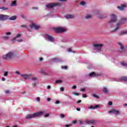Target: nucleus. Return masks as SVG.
Listing matches in <instances>:
<instances>
[{
    "label": "nucleus",
    "instance_id": "nucleus-31",
    "mask_svg": "<svg viewBox=\"0 0 127 127\" xmlns=\"http://www.w3.org/2000/svg\"><path fill=\"white\" fill-rule=\"evenodd\" d=\"M122 80L123 81H126L127 82V77H122Z\"/></svg>",
    "mask_w": 127,
    "mask_h": 127
},
{
    "label": "nucleus",
    "instance_id": "nucleus-47",
    "mask_svg": "<svg viewBox=\"0 0 127 127\" xmlns=\"http://www.w3.org/2000/svg\"><path fill=\"white\" fill-rule=\"evenodd\" d=\"M5 94H9V91H8V90H6V91H5Z\"/></svg>",
    "mask_w": 127,
    "mask_h": 127
},
{
    "label": "nucleus",
    "instance_id": "nucleus-49",
    "mask_svg": "<svg viewBox=\"0 0 127 127\" xmlns=\"http://www.w3.org/2000/svg\"><path fill=\"white\" fill-rule=\"evenodd\" d=\"M76 88H77V86L76 85H74L72 87V89H76Z\"/></svg>",
    "mask_w": 127,
    "mask_h": 127
},
{
    "label": "nucleus",
    "instance_id": "nucleus-11",
    "mask_svg": "<svg viewBox=\"0 0 127 127\" xmlns=\"http://www.w3.org/2000/svg\"><path fill=\"white\" fill-rule=\"evenodd\" d=\"M109 113L111 114H115V115H120V114H121V112H120V111L115 109H113L112 110L109 111Z\"/></svg>",
    "mask_w": 127,
    "mask_h": 127
},
{
    "label": "nucleus",
    "instance_id": "nucleus-63",
    "mask_svg": "<svg viewBox=\"0 0 127 127\" xmlns=\"http://www.w3.org/2000/svg\"><path fill=\"white\" fill-rule=\"evenodd\" d=\"M65 127H70V125H65Z\"/></svg>",
    "mask_w": 127,
    "mask_h": 127
},
{
    "label": "nucleus",
    "instance_id": "nucleus-64",
    "mask_svg": "<svg viewBox=\"0 0 127 127\" xmlns=\"http://www.w3.org/2000/svg\"><path fill=\"white\" fill-rule=\"evenodd\" d=\"M2 1L3 2H5L6 0H2Z\"/></svg>",
    "mask_w": 127,
    "mask_h": 127
},
{
    "label": "nucleus",
    "instance_id": "nucleus-20",
    "mask_svg": "<svg viewBox=\"0 0 127 127\" xmlns=\"http://www.w3.org/2000/svg\"><path fill=\"white\" fill-rule=\"evenodd\" d=\"M2 39H4V40H8L9 39V36H4L2 37Z\"/></svg>",
    "mask_w": 127,
    "mask_h": 127
},
{
    "label": "nucleus",
    "instance_id": "nucleus-8",
    "mask_svg": "<svg viewBox=\"0 0 127 127\" xmlns=\"http://www.w3.org/2000/svg\"><path fill=\"white\" fill-rule=\"evenodd\" d=\"M9 18V16L7 15L0 14V21H4Z\"/></svg>",
    "mask_w": 127,
    "mask_h": 127
},
{
    "label": "nucleus",
    "instance_id": "nucleus-1",
    "mask_svg": "<svg viewBox=\"0 0 127 127\" xmlns=\"http://www.w3.org/2000/svg\"><path fill=\"white\" fill-rule=\"evenodd\" d=\"M43 114H45V111H40L39 112H37L31 115H28L26 117V119L27 120H30V119H34V118L42 116Z\"/></svg>",
    "mask_w": 127,
    "mask_h": 127
},
{
    "label": "nucleus",
    "instance_id": "nucleus-41",
    "mask_svg": "<svg viewBox=\"0 0 127 127\" xmlns=\"http://www.w3.org/2000/svg\"><path fill=\"white\" fill-rule=\"evenodd\" d=\"M60 90L61 92H63L64 91V87H61Z\"/></svg>",
    "mask_w": 127,
    "mask_h": 127
},
{
    "label": "nucleus",
    "instance_id": "nucleus-27",
    "mask_svg": "<svg viewBox=\"0 0 127 127\" xmlns=\"http://www.w3.org/2000/svg\"><path fill=\"white\" fill-rule=\"evenodd\" d=\"M121 65H122V66H125V67H127V64L126 63L122 62L121 63Z\"/></svg>",
    "mask_w": 127,
    "mask_h": 127
},
{
    "label": "nucleus",
    "instance_id": "nucleus-50",
    "mask_svg": "<svg viewBox=\"0 0 127 127\" xmlns=\"http://www.w3.org/2000/svg\"><path fill=\"white\" fill-rule=\"evenodd\" d=\"M37 101H38V102H39V101H40V98L39 97H38L36 98Z\"/></svg>",
    "mask_w": 127,
    "mask_h": 127
},
{
    "label": "nucleus",
    "instance_id": "nucleus-23",
    "mask_svg": "<svg viewBox=\"0 0 127 127\" xmlns=\"http://www.w3.org/2000/svg\"><path fill=\"white\" fill-rule=\"evenodd\" d=\"M30 79H31L32 81H34V82H36V81H37V78L35 77H32V75L31 76Z\"/></svg>",
    "mask_w": 127,
    "mask_h": 127
},
{
    "label": "nucleus",
    "instance_id": "nucleus-24",
    "mask_svg": "<svg viewBox=\"0 0 127 127\" xmlns=\"http://www.w3.org/2000/svg\"><path fill=\"white\" fill-rule=\"evenodd\" d=\"M8 19H10V20H15V19H16V16H11L10 18H9Z\"/></svg>",
    "mask_w": 127,
    "mask_h": 127
},
{
    "label": "nucleus",
    "instance_id": "nucleus-38",
    "mask_svg": "<svg viewBox=\"0 0 127 127\" xmlns=\"http://www.w3.org/2000/svg\"><path fill=\"white\" fill-rule=\"evenodd\" d=\"M6 35H10V34H11V33L9 32H7L5 33Z\"/></svg>",
    "mask_w": 127,
    "mask_h": 127
},
{
    "label": "nucleus",
    "instance_id": "nucleus-59",
    "mask_svg": "<svg viewBox=\"0 0 127 127\" xmlns=\"http://www.w3.org/2000/svg\"><path fill=\"white\" fill-rule=\"evenodd\" d=\"M59 1H66L67 0H59Z\"/></svg>",
    "mask_w": 127,
    "mask_h": 127
},
{
    "label": "nucleus",
    "instance_id": "nucleus-6",
    "mask_svg": "<svg viewBox=\"0 0 127 127\" xmlns=\"http://www.w3.org/2000/svg\"><path fill=\"white\" fill-rule=\"evenodd\" d=\"M57 5L58 6H60L61 5V3H49L46 5V6L47 8H52L53 6H56Z\"/></svg>",
    "mask_w": 127,
    "mask_h": 127
},
{
    "label": "nucleus",
    "instance_id": "nucleus-42",
    "mask_svg": "<svg viewBox=\"0 0 127 127\" xmlns=\"http://www.w3.org/2000/svg\"><path fill=\"white\" fill-rule=\"evenodd\" d=\"M61 118H65V115H64V114H61Z\"/></svg>",
    "mask_w": 127,
    "mask_h": 127
},
{
    "label": "nucleus",
    "instance_id": "nucleus-17",
    "mask_svg": "<svg viewBox=\"0 0 127 127\" xmlns=\"http://www.w3.org/2000/svg\"><path fill=\"white\" fill-rule=\"evenodd\" d=\"M53 61L54 62H62L63 60L59 58H55V59H53Z\"/></svg>",
    "mask_w": 127,
    "mask_h": 127
},
{
    "label": "nucleus",
    "instance_id": "nucleus-5",
    "mask_svg": "<svg viewBox=\"0 0 127 127\" xmlns=\"http://www.w3.org/2000/svg\"><path fill=\"white\" fill-rule=\"evenodd\" d=\"M103 46H104V45L102 44L96 43L93 44V47H94V49L97 50V51H100L101 50L102 47H103Z\"/></svg>",
    "mask_w": 127,
    "mask_h": 127
},
{
    "label": "nucleus",
    "instance_id": "nucleus-22",
    "mask_svg": "<svg viewBox=\"0 0 127 127\" xmlns=\"http://www.w3.org/2000/svg\"><path fill=\"white\" fill-rule=\"evenodd\" d=\"M120 35H124L125 34H127V31H121L119 33Z\"/></svg>",
    "mask_w": 127,
    "mask_h": 127
},
{
    "label": "nucleus",
    "instance_id": "nucleus-39",
    "mask_svg": "<svg viewBox=\"0 0 127 127\" xmlns=\"http://www.w3.org/2000/svg\"><path fill=\"white\" fill-rule=\"evenodd\" d=\"M80 4L81 5H84V4H85V1H81Z\"/></svg>",
    "mask_w": 127,
    "mask_h": 127
},
{
    "label": "nucleus",
    "instance_id": "nucleus-45",
    "mask_svg": "<svg viewBox=\"0 0 127 127\" xmlns=\"http://www.w3.org/2000/svg\"><path fill=\"white\" fill-rule=\"evenodd\" d=\"M67 51L68 52H72V50L71 49V48H69L68 49Z\"/></svg>",
    "mask_w": 127,
    "mask_h": 127
},
{
    "label": "nucleus",
    "instance_id": "nucleus-10",
    "mask_svg": "<svg viewBox=\"0 0 127 127\" xmlns=\"http://www.w3.org/2000/svg\"><path fill=\"white\" fill-rule=\"evenodd\" d=\"M30 28H34L36 30H38L40 28V26L37 25L34 23H33L32 25H30Z\"/></svg>",
    "mask_w": 127,
    "mask_h": 127
},
{
    "label": "nucleus",
    "instance_id": "nucleus-32",
    "mask_svg": "<svg viewBox=\"0 0 127 127\" xmlns=\"http://www.w3.org/2000/svg\"><path fill=\"white\" fill-rule=\"evenodd\" d=\"M40 73H41V74H44L45 75H46L45 71H44V70H41Z\"/></svg>",
    "mask_w": 127,
    "mask_h": 127
},
{
    "label": "nucleus",
    "instance_id": "nucleus-43",
    "mask_svg": "<svg viewBox=\"0 0 127 127\" xmlns=\"http://www.w3.org/2000/svg\"><path fill=\"white\" fill-rule=\"evenodd\" d=\"M82 98H87V95L82 94Z\"/></svg>",
    "mask_w": 127,
    "mask_h": 127
},
{
    "label": "nucleus",
    "instance_id": "nucleus-25",
    "mask_svg": "<svg viewBox=\"0 0 127 127\" xmlns=\"http://www.w3.org/2000/svg\"><path fill=\"white\" fill-rule=\"evenodd\" d=\"M118 45H120V48H121V49H122V50H123V49H124V46L123 45V44L122 43H121V42H118Z\"/></svg>",
    "mask_w": 127,
    "mask_h": 127
},
{
    "label": "nucleus",
    "instance_id": "nucleus-30",
    "mask_svg": "<svg viewBox=\"0 0 127 127\" xmlns=\"http://www.w3.org/2000/svg\"><path fill=\"white\" fill-rule=\"evenodd\" d=\"M1 9H3V10H7V9H8V8L5 7H2L0 8Z\"/></svg>",
    "mask_w": 127,
    "mask_h": 127
},
{
    "label": "nucleus",
    "instance_id": "nucleus-40",
    "mask_svg": "<svg viewBox=\"0 0 127 127\" xmlns=\"http://www.w3.org/2000/svg\"><path fill=\"white\" fill-rule=\"evenodd\" d=\"M108 105H109V106H112V105H113V102H108Z\"/></svg>",
    "mask_w": 127,
    "mask_h": 127
},
{
    "label": "nucleus",
    "instance_id": "nucleus-34",
    "mask_svg": "<svg viewBox=\"0 0 127 127\" xmlns=\"http://www.w3.org/2000/svg\"><path fill=\"white\" fill-rule=\"evenodd\" d=\"M85 90H86V89H85V88H80V91L81 92H85Z\"/></svg>",
    "mask_w": 127,
    "mask_h": 127
},
{
    "label": "nucleus",
    "instance_id": "nucleus-9",
    "mask_svg": "<svg viewBox=\"0 0 127 127\" xmlns=\"http://www.w3.org/2000/svg\"><path fill=\"white\" fill-rule=\"evenodd\" d=\"M117 21V16L116 15L112 14L111 15V20L109 21L110 24L112 23V22H116Z\"/></svg>",
    "mask_w": 127,
    "mask_h": 127
},
{
    "label": "nucleus",
    "instance_id": "nucleus-58",
    "mask_svg": "<svg viewBox=\"0 0 127 127\" xmlns=\"http://www.w3.org/2000/svg\"><path fill=\"white\" fill-rule=\"evenodd\" d=\"M74 95H76V96H79V93H74Z\"/></svg>",
    "mask_w": 127,
    "mask_h": 127
},
{
    "label": "nucleus",
    "instance_id": "nucleus-29",
    "mask_svg": "<svg viewBox=\"0 0 127 127\" xmlns=\"http://www.w3.org/2000/svg\"><path fill=\"white\" fill-rule=\"evenodd\" d=\"M92 96H93V97L94 98H96V99H99V96H98L95 94H92Z\"/></svg>",
    "mask_w": 127,
    "mask_h": 127
},
{
    "label": "nucleus",
    "instance_id": "nucleus-21",
    "mask_svg": "<svg viewBox=\"0 0 127 127\" xmlns=\"http://www.w3.org/2000/svg\"><path fill=\"white\" fill-rule=\"evenodd\" d=\"M98 108H99V105H96L95 106H91L90 107V109H92L93 110H95V109H98Z\"/></svg>",
    "mask_w": 127,
    "mask_h": 127
},
{
    "label": "nucleus",
    "instance_id": "nucleus-54",
    "mask_svg": "<svg viewBox=\"0 0 127 127\" xmlns=\"http://www.w3.org/2000/svg\"><path fill=\"white\" fill-rule=\"evenodd\" d=\"M48 117H49V114H47L45 115V118H47Z\"/></svg>",
    "mask_w": 127,
    "mask_h": 127
},
{
    "label": "nucleus",
    "instance_id": "nucleus-36",
    "mask_svg": "<svg viewBox=\"0 0 127 127\" xmlns=\"http://www.w3.org/2000/svg\"><path fill=\"white\" fill-rule=\"evenodd\" d=\"M67 66H62V69H67Z\"/></svg>",
    "mask_w": 127,
    "mask_h": 127
},
{
    "label": "nucleus",
    "instance_id": "nucleus-2",
    "mask_svg": "<svg viewBox=\"0 0 127 127\" xmlns=\"http://www.w3.org/2000/svg\"><path fill=\"white\" fill-rule=\"evenodd\" d=\"M13 56H14L13 52H10L7 54L3 55L2 58L4 59V60H6L7 61H8L9 60H10V59H12Z\"/></svg>",
    "mask_w": 127,
    "mask_h": 127
},
{
    "label": "nucleus",
    "instance_id": "nucleus-37",
    "mask_svg": "<svg viewBox=\"0 0 127 127\" xmlns=\"http://www.w3.org/2000/svg\"><path fill=\"white\" fill-rule=\"evenodd\" d=\"M78 123L79 125H82L83 124V121H82L81 120H79Z\"/></svg>",
    "mask_w": 127,
    "mask_h": 127
},
{
    "label": "nucleus",
    "instance_id": "nucleus-13",
    "mask_svg": "<svg viewBox=\"0 0 127 127\" xmlns=\"http://www.w3.org/2000/svg\"><path fill=\"white\" fill-rule=\"evenodd\" d=\"M46 37L48 38V39L49 40V41H51V42H53V41H54V38L51 35L47 34L46 35Z\"/></svg>",
    "mask_w": 127,
    "mask_h": 127
},
{
    "label": "nucleus",
    "instance_id": "nucleus-4",
    "mask_svg": "<svg viewBox=\"0 0 127 127\" xmlns=\"http://www.w3.org/2000/svg\"><path fill=\"white\" fill-rule=\"evenodd\" d=\"M54 30L56 33H60V32H65L66 30L65 29V28L59 27L57 28H54Z\"/></svg>",
    "mask_w": 127,
    "mask_h": 127
},
{
    "label": "nucleus",
    "instance_id": "nucleus-16",
    "mask_svg": "<svg viewBox=\"0 0 127 127\" xmlns=\"http://www.w3.org/2000/svg\"><path fill=\"white\" fill-rule=\"evenodd\" d=\"M64 17L65 18H66V19H69L70 18H74V17H75V15L72 14H67L64 16Z\"/></svg>",
    "mask_w": 127,
    "mask_h": 127
},
{
    "label": "nucleus",
    "instance_id": "nucleus-33",
    "mask_svg": "<svg viewBox=\"0 0 127 127\" xmlns=\"http://www.w3.org/2000/svg\"><path fill=\"white\" fill-rule=\"evenodd\" d=\"M85 18H87V19H89V18H91V15H87L85 16Z\"/></svg>",
    "mask_w": 127,
    "mask_h": 127
},
{
    "label": "nucleus",
    "instance_id": "nucleus-3",
    "mask_svg": "<svg viewBox=\"0 0 127 127\" xmlns=\"http://www.w3.org/2000/svg\"><path fill=\"white\" fill-rule=\"evenodd\" d=\"M127 19L126 18H122L121 22H118L117 24L116 29L112 31V32H115V31H117V30H118V29H120V26H121V25H122V24H124V23H125V22H126V21H127Z\"/></svg>",
    "mask_w": 127,
    "mask_h": 127
},
{
    "label": "nucleus",
    "instance_id": "nucleus-19",
    "mask_svg": "<svg viewBox=\"0 0 127 127\" xmlns=\"http://www.w3.org/2000/svg\"><path fill=\"white\" fill-rule=\"evenodd\" d=\"M11 6H16L17 4H16V1H12L11 3Z\"/></svg>",
    "mask_w": 127,
    "mask_h": 127
},
{
    "label": "nucleus",
    "instance_id": "nucleus-52",
    "mask_svg": "<svg viewBox=\"0 0 127 127\" xmlns=\"http://www.w3.org/2000/svg\"><path fill=\"white\" fill-rule=\"evenodd\" d=\"M56 104H60V102L58 100H57L56 102Z\"/></svg>",
    "mask_w": 127,
    "mask_h": 127
},
{
    "label": "nucleus",
    "instance_id": "nucleus-55",
    "mask_svg": "<svg viewBox=\"0 0 127 127\" xmlns=\"http://www.w3.org/2000/svg\"><path fill=\"white\" fill-rule=\"evenodd\" d=\"M51 88V86L50 85L48 86L47 89H49Z\"/></svg>",
    "mask_w": 127,
    "mask_h": 127
},
{
    "label": "nucleus",
    "instance_id": "nucleus-57",
    "mask_svg": "<svg viewBox=\"0 0 127 127\" xmlns=\"http://www.w3.org/2000/svg\"><path fill=\"white\" fill-rule=\"evenodd\" d=\"M81 102H82V101H81V100H78V101H77V104H79V103H81Z\"/></svg>",
    "mask_w": 127,
    "mask_h": 127
},
{
    "label": "nucleus",
    "instance_id": "nucleus-28",
    "mask_svg": "<svg viewBox=\"0 0 127 127\" xmlns=\"http://www.w3.org/2000/svg\"><path fill=\"white\" fill-rule=\"evenodd\" d=\"M103 91L104 93H108V89L106 87L103 88Z\"/></svg>",
    "mask_w": 127,
    "mask_h": 127
},
{
    "label": "nucleus",
    "instance_id": "nucleus-51",
    "mask_svg": "<svg viewBox=\"0 0 127 127\" xmlns=\"http://www.w3.org/2000/svg\"><path fill=\"white\" fill-rule=\"evenodd\" d=\"M32 9H38V8L37 7H32Z\"/></svg>",
    "mask_w": 127,
    "mask_h": 127
},
{
    "label": "nucleus",
    "instance_id": "nucleus-15",
    "mask_svg": "<svg viewBox=\"0 0 127 127\" xmlns=\"http://www.w3.org/2000/svg\"><path fill=\"white\" fill-rule=\"evenodd\" d=\"M20 34H18L12 40V41H18V42H22V39L16 40L18 37H20Z\"/></svg>",
    "mask_w": 127,
    "mask_h": 127
},
{
    "label": "nucleus",
    "instance_id": "nucleus-14",
    "mask_svg": "<svg viewBox=\"0 0 127 127\" xmlns=\"http://www.w3.org/2000/svg\"><path fill=\"white\" fill-rule=\"evenodd\" d=\"M125 7H127V5L126 4L121 5V6H118L117 8L119 10H124Z\"/></svg>",
    "mask_w": 127,
    "mask_h": 127
},
{
    "label": "nucleus",
    "instance_id": "nucleus-60",
    "mask_svg": "<svg viewBox=\"0 0 127 127\" xmlns=\"http://www.w3.org/2000/svg\"><path fill=\"white\" fill-rule=\"evenodd\" d=\"M76 110H77V111H81V109L80 108H76Z\"/></svg>",
    "mask_w": 127,
    "mask_h": 127
},
{
    "label": "nucleus",
    "instance_id": "nucleus-7",
    "mask_svg": "<svg viewBox=\"0 0 127 127\" xmlns=\"http://www.w3.org/2000/svg\"><path fill=\"white\" fill-rule=\"evenodd\" d=\"M20 76L23 78L24 80H28L31 78V74H20Z\"/></svg>",
    "mask_w": 127,
    "mask_h": 127
},
{
    "label": "nucleus",
    "instance_id": "nucleus-61",
    "mask_svg": "<svg viewBox=\"0 0 127 127\" xmlns=\"http://www.w3.org/2000/svg\"><path fill=\"white\" fill-rule=\"evenodd\" d=\"M2 81H5V78L2 77Z\"/></svg>",
    "mask_w": 127,
    "mask_h": 127
},
{
    "label": "nucleus",
    "instance_id": "nucleus-44",
    "mask_svg": "<svg viewBox=\"0 0 127 127\" xmlns=\"http://www.w3.org/2000/svg\"><path fill=\"white\" fill-rule=\"evenodd\" d=\"M15 73H16V74H17L18 75H21V74H20L19 73V71H16Z\"/></svg>",
    "mask_w": 127,
    "mask_h": 127
},
{
    "label": "nucleus",
    "instance_id": "nucleus-12",
    "mask_svg": "<svg viewBox=\"0 0 127 127\" xmlns=\"http://www.w3.org/2000/svg\"><path fill=\"white\" fill-rule=\"evenodd\" d=\"M96 123L95 120H87L85 121V124L87 125H94Z\"/></svg>",
    "mask_w": 127,
    "mask_h": 127
},
{
    "label": "nucleus",
    "instance_id": "nucleus-62",
    "mask_svg": "<svg viewBox=\"0 0 127 127\" xmlns=\"http://www.w3.org/2000/svg\"><path fill=\"white\" fill-rule=\"evenodd\" d=\"M43 60V58H40V61H42Z\"/></svg>",
    "mask_w": 127,
    "mask_h": 127
},
{
    "label": "nucleus",
    "instance_id": "nucleus-35",
    "mask_svg": "<svg viewBox=\"0 0 127 127\" xmlns=\"http://www.w3.org/2000/svg\"><path fill=\"white\" fill-rule=\"evenodd\" d=\"M21 27H25V28L27 29V26L26 25H22L21 26Z\"/></svg>",
    "mask_w": 127,
    "mask_h": 127
},
{
    "label": "nucleus",
    "instance_id": "nucleus-53",
    "mask_svg": "<svg viewBox=\"0 0 127 127\" xmlns=\"http://www.w3.org/2000/svg\"><path fill=\"white\" fill-rule=\"evenodd\" d=\"M33 86H34V87H36V82H35L34 83H33Z\"/></svg>",
    "mask_w": 127,
    "mask_h": 127
},
{
    "label": "nucleus",
    "instance_id": "nucleus-18",
    "mask_svg": "<svg viewBox=\"0 0 127 127\" xmlns=\"http://www.w3.org/2000/svg\"><path fill=\"white\" fill-rule=\"evenodd\" d=\"M99 74H96V73L93 72L89 74L90 77H96V76H98Z\"/></svg>",
    "mask_w": 127,
    "mask_h": 127
},
{
    "label": "nucleus",
    "instance_id": "nucleus-48",
    "mask_svg": "<svg viewBox=\"0 0 127 127\" xmlns=\"http://www.w3.org/2000/svg\"><path fill=\"white\" fill-rule=\"evenodd\" d=\"M47 101H48V102H50L51 101V98H47Z\"/></svg>",
    "mask_w": 127,
    "mask_h": 127
},
{
    "label": "nucleus",
    "instance_id": "nucleus-56",
    "mask_svg": "<svg viewBox=\"0 0 127 127\" xmlns=\"http://www.w3.org/2000/svg\"><path fill=\"white\" fill-rule=\"evenodd\" d=\"M76 123H77V121L75 120L73 121L72 124H76Z\"/></svg>",
    "mask_w": 127,
    "mask_h": 127
},
{
    "label": "nucleus",
    "instance_id": "nucleus-46",
    "mask_svg": "<svg viewBox=\"0 0 127 127\" xmlns=\"http://www.w3.org/2000/svg\"><path fill=\"white\" fill-rule=\"evenodd\" d=\"M7 74H8L7 71L5 72L4 73V76H7Z\"/></svg>",
    "mask_w": 127,
    "mask_h": 127
},
{
    "label": "nucleus",
    "instance_id": "nucleus-26",
    "mask_svg": "<svg viewBox=\"0 0 127 127\" xmlns=\"http://www.w3.org/2000/svg\"><path fill=\"white\" fill-rule=\"evenodd\" d=\"M56 84H61L62 83V80H58L56 81Z\"/></svg>",
    "mask_w": 127,
    "mask_h": 127
}]
</instances>
